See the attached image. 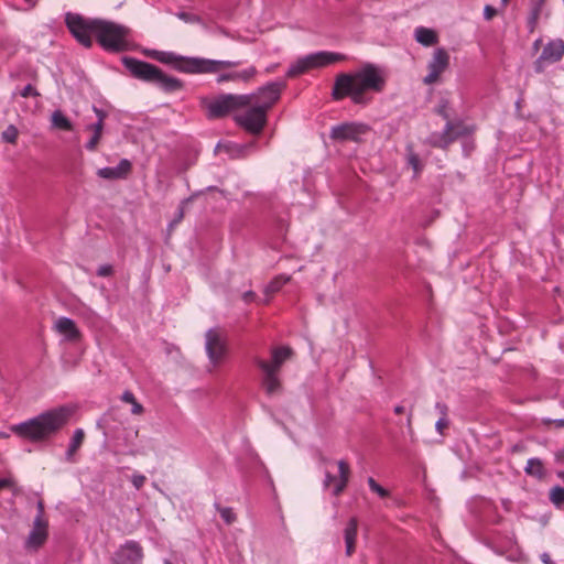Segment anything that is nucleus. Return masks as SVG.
I'll return each instance as SVG.
<instances>
[{"label": "nucleus", "instance_id": "obj_1", "mask_svg": "<svg viewBox=\"0 0 564 564\" xmlns=\"http://www.w3.org/2000/svg\"><path fill=\"white\" fill-rule=\"evenodd\" d=\"M386 87V76L381 68L367 63L358 70L339 73L335 77L332 98L336 101L347 97L356 105H366L370 101L368 93H381Z\"/></svg>", "mask_w": 564, "mask_h": 564}, {"label": "nucleus", "instance_id": "obj_2", "mask_svg": "<svg viewBox=\"0 0 564 564\" xmlns=\"http://www.w3.org/2000/svg\"><path fill=\"white\" fill-rule=\"evenodd\" d=\"M73 409L57 406L11 426V432L34 444L47 443L67 424Z\"/></svg>", "mask_w": 564, "mask_h": 564}, {"label": "nucleus", "instance_id": "obj_3", "mask_svg": "<svg viewBox=\"0 0 564 564\" xmlns=\"http://www.w3.org/2000/svg\"><path fill=\"white\" fill-rule=\"evenodd\" d=\"M150 56L160 63L172 64L174 67L184 73H218L225 68H232L241 65L240 61H216L198 57H182L172 52L153 51Z\"/></svg>", "mask_w": 564, "mask_h": 564}, {"label": "nucleus", "instance_id": "obj_4", "mask_svg": "<svg viewBox=\"0 0 564 564\" xmlns=\"http://www.w3.org/2000/svg\"><path fill=\"white\" fill-rule=\"evenodd\" d=\"M122 64L134 78L154 84L165 93H175L183 88L182 80L166 75L162 69L151 63L124 56Z\"/></svg>", "mask_w": 564, "mask_h": 564}, {"label": "nucleus", "instance_id": "obj_5", "mask_svg": "<svg viewBox=\"0 0 564 564\" xmlns=\"http://www.w3.org/2000/svg\"><path fill=\"white\" fill-rule=\"evenodd\" d=\"M95 24L97 26L96 39L105 50L122 52L128 48L130 30L127 26L99 19Z\"/></svg>", "mask_w": 564, "mask_h": 564}, {"label": "nucleus", "instance_id": "obj_6", "mask_svg": "<svg viewBox=\"0 0 564 564\" xmlns=\"http://www.w3.org/2000/svg\"><path fill=\"white\" fill-rule=\"evenodd\" d=\"M346 56L340 53L321 51L312 54H307L300 57L296 62L290 65L286 76L295 77L302 75L311 69L321 68L334 63L345 61Z\"/></svg>", "mask_w": 564, "mask_h": 564}, {"label": "nucleus", "instance_id": "obj_7", "mask_svg": "<svg viewBox=\"0 0 564 564\" xmlns=\"http://www.w3.org/2000/svg\"><path fill=\"white\" fill-rule=\"evenodd\" d=\"M252 99V96L223 94L207 104L208 117L223 118L232 111L246 108Z\"/></svg>", "mask_w": 564, "mask_h": 564}, {"label": "nucleus", "instance_id": "obj_8", "mask_svg": "<svg viewBox=\"0 0 564 564\" xmlns=\"http://www.w3.org/2000/svg\"><path fill=\"white\" fill-rule=\"evenodd\" d=\"M65 21L74 37L85 47H90L93 44L90 34L96 36L95 23L98 22V19H84L79 14L67 13Z\"/></svg>", "mask_w": 564, "mask_h": 564}, {"label": "nucleus", "instance_id": "obj_9", "mask_svg": "<svg viewBox=\"0 0 564 564\" xmlns=\"http://www.w3.org/2000/svg\"><path fill=\"white\" fill-rule=\"evenodd\" d=\"M235 115L236 123L251 134H260L267 124V112L256 105L247 106Z\"/></svg>", "mask_w": 564, "mask_h": 564}, {"label": "nucleus", "instance_id": "obj_10", "mask_svg": "<svg viewBox=\"0 0 564 564\" xmlns=\"http://www.w3.org/2000/svg\"><path fill=\"white\" fill-rule=\"evenodd\" d=\"M205 348L209 362L217 367L227 355V343L220 328H210L205 334Z\"/></svg>", "mask_w": 564, "mask_h": 564}, {"label": "nucleus", "instance_id": "obj_11", "mask_svg": "<svg viewBox=\"0 0 564 564\" xmlns=\"http://www.w3.org/2000/svg\"><path fill=\"white\" fill-rule=\"evenodd\" d=\"M284 88L285 84L283 82H271L259 88L257 93L246 95L253 97L249 106L256 105L264 112H268V110L280 99L281 93Z\"/></svg>", "mask_w": 564, "mask_h": 564}, {"label": "nucleus", "instance_id": "obj_12", "mask_svg": "<svg viewBox=\"0 0 564 564\" xmlns=\"http://www.w3.org/2000/svg\"><path fill=\"white\" fill-rule=\"evenodd\" d=\"M471 129L462 122L447 121L442 133H433L427 142L434 148L446 149L457 138L471 133Z\"/></svg>", "mask_w": 564, "mask_h": 564}, {"label": "nucleus", "instance_id": "obj_13", "mask_svg": "<svg viewBox=\"0 0 564 564\" xmlns=\"http://www.w3.org/2000/svg\"><path fill=\"white\" fill-rule=\"evenodd\" d=\"M448 52L443 47L436 48L427 64V74L423 77V83L425 85L436 84L440 80L441 75L448 68Z\"/></svg>", "mask_w": 564, "mask_h": 564}, {"label": "nucleus", "instance_id": "obj_14", "mask_svg": "<svg viewBox=\"0 0 564 564\" xmlns=\"http://www.w3.org/2000/svg\"><path fill=\"white\" fill-rule=\"evenodd\" d=\"M368 131L369 127L365 123L345 122L332 127L329 137L330 139L339 142H359L361 135L366 134Z\"/></svg>", "mask_w": 564, "mask_h": 564}, {"label": "nucleus", "instance_id": "obj_15", "mask_svg": "<svg viewBox=\"0 0 564 564\" xmlns=\"http://www.w3.org/2000/svg\"><path fill=\"white\" fill-rule=\"evenodd\" d=\"M143 556L141 544L130 540L118 547L111 556V562L113 564H142Z\"/></svg>", "mask_w": 564, "mask_h": 564}, {"label": "nucleus", "instance_id": "obj_16", "mask_svg": "<svg viewBox=\"0 0 564 564\" xmlns=\"http://www.w3.org/2000/svg\"><path fill=\"white\" fill-rule=\"evenodd\" d=\"M564 56V41L556 39L550 41L544 47L541 55L534 62V70L543 73L545 64H553L562 59Z\"/></svg>", "mask_w": 564, "mask_h": 564}, {"label": "nucleus", "instance_id": "obj_17", "mask_svg": "<svg viewBox=\"0 0 564 564\" xmlns=\"http://www.w3.org/2000/svg\"><path fill=\"white\" fill-rule=\"evenodd\" d=\"M132 164L129 160L122 159L115 167H101L97 175L105 180H123L131 173Z\"/></svg>", "mask_w": 564, "mask_h": 564}, {"label": "nucleus", "instance_id": "obj_18", "mask_svg": "<svg viewBox=\"0 0 564 564\" xmlns=\"http://www.w3.org/2000/svg\"><path fill=\"white\" fill-rule=\"evenodd\" d=\"M47 538V521L41 518V514H36L33 529L31 530L28 538V545L32 547L41 546Z\"/></svg>", "mask_w": 564, "mask_h": 564}, {"label": "nucleus", "instance_id": "obj_19", "mask_svg": "<svg viewBox=\"0 0 564 564\" xmlns=\"http://www.w3.org/2000/svg\"><path fill=\"white\" fill-rule=\"evenodd\" d=\"M292 355V349L289 347H276L272 349V359L271 361H265L260 358H256L254 362L258 366V362H262L268 366V368L274 372H279L282 365L288 360Z\"/></svg>", "mask_w": 564, "mask_h": 564}, {"label": "nucleus", "instance_id": "obj_20", "mask_svg": "<svg viewBox=\"0 0 564 564\" xmlns=\"http://www.w3.org/2000/svg\"><path fill=\"white\" fill-rule=\"evenodd\" d=\"M258 367L263 373L262 387L265 390V392L269 395L279 392L281 389V381L278 377L279 372L270 370L268 366L263 365L262 362H258Z\"/></svg>", "mask_w": 564, "mask_h": 564}, {"label": "nucleus", "instance_id": "obj_21", "mask_svg": "<svg viewBox=\"0 0 564 564\" xmlns=\"http://www.w3.org/2000/svg\"><path fill=\"white\" fill-rule=\"evenodd\" d=\"M54 327L56 332L64 335L69 341H76L80 338V332L72 318L59 317L55 322Z\"/></svg>", "mask_w": 564, "mask_h": 564}, {"label": "nucleus", "instance_id": "obj_22", "mask_svg": "<svg viewBox=\"0 0 564 564\" xmlns=\"http://www.w3.org/2000/svg\"><path fill=\"white\" fill-rule=\"evenodd\" d=\"M337 466H338V477H336V480L334 482V487L332 490V494L335 497H338L339 495H341V492L347 487V485L349 482V477H350V466L346 460H344V459L338 460Z\"/></svg>", "mask_w": 564, "mask_h": 564}, {"label": "nucleus", "instance_id": "obj_23", "mask_svg": "<svg viewBox=\"0 0 564 564\" xmlns=\"http://www.w3.org/2000/svg\"><path fill=\"white\" fill-rule=\"evenodd\" d=\"M358 534V520L357 518H351L345 530H344V539L346 544V555L351 556L356 550V540Z\"/></svg>", "mask_w": 564, "mask_h": 564}, {"label": "nucleus", "instance_id": "obj_24", "mask_svg": "<svg viewBox=\"0 0 564 564\" xmlns=\"http://www.w3.org/2000/svg\"><path fill=\"white\" fill-rule=\"evenodd\" d=\"M256 74H257L256 67L250 66L240 72H230V73H226V74H220L217 77V83L220 84V83L229 82V80L248 83L249 80H251V78H253L256 76Z\"/></svg>", "mask_w": 564, "mask_h": 564}, {"label": "nucleus", "instance_id": "obj_25", "mask_svg": "<svg viewBox=\"0 0 564 564\" xmlns=\"http://www.w3.org/2000/svg\"><path fill=\"white\" fill-rule=\"evenodd\" d=\"M414 37L420 44L424 46H432L438 42L436 32L424 26H419L415 29Z\"/></svg>", "mask_w": 564, "mask_h": 564}, {"label": "nucleus", "instance_id": "obj_26", "mask_svg": "<svg viewBox=\"0 0 564 564\" xmlns=\"http://www.w3.org/2000/svg\"><path fill=\"white\" fill-rule=\"evenodd\" d=\"M86 130L91 132V137L85 144V148L88 151L94 152V151H96V149L99 144V141L101 139L104 127L101 126L100 122H95V123L88 124L86 127Z\"/></svg>", "mask_w": 564, "mask_h": 564}, {"label": "nucleus", "instance_id": "obj_27", "mask_svg": "<svg viewBox=\"0 0 564 564\" xmlns=\"http://www.w3.org/2000/svg\"><path fill=\"white\" fill-rule=\"evenodd\" d=\"M85 440V432L82 429L75 430L73 437L70 440V443L68 445V448L65 454V458L67 462H74L73 457L75 453L83 445V442Z\"/></svg>", "mask_w": 564, "mask_h": 564}, {"label": "nucleus", "instance_id": "obj_28", "mask_svg": "<svg viewBox=\"0 0 564 564\" xmlns=\"http://www.w3.org/2000/svg\"><path fill=\"white\" fill-rule=\"evenodd\" d=\"M524 471L527 475L534 477L536 479H543L546 475L543 462L540 458H530L527 462V466L524 467Z\"/></svg>", "mask_w": 564, "mask_h": 564}, {"label": "nucleus", "instance_id": "obj_29", "mask_svg": "<svg viewBox=\"0 0 564 564\" xmlns=\"http://www.w3.org/2000/svg\"><path fill=\"white\" fill-rule=\"evenodd\" d=\"M52 124L54 128H57L59 130H65V131L73 130L72 122L61 110H55L52 113Z\"/></svg>", "mask_w": 564, "mask_h": 564}, {"label": "nucleus", "instance_id": "obj_30", "mask_svg": "<svg viewBox=\"0 0 564 564\" xmlns=\"http://www.w3.org/2000/svg\"><path fill=\"white\" fill-rule=\"evenodd\" d=\"M542 8H543V4H541V2H534L532 4L530 14L528 17V29H529L530 33H533L536 28L538 20L540 18Z\"/></svg>", "mask_w": 564, "mask_h": 564}, {"label": "nucleus", "instance_id": "obj_31", "mask_svg": "<svg viewBox=\"0 0 564 564\" xmlns=\"http://www.w3.org/2000/svg\"><path fill=\"white\" fill-rule=\"evenodd\" d=\"M406 162L413 169L414 176H417L423 169L421 160L419 155L413 151V148L411 145L406 148Z\"/></svg>", "mask_w": 564, "mask_h": 564}, {"label": "nucleus", "instance_id": "obj_32", "mask_svg": "<svg viewBox=\"0 0 564 564\" xmlns=\"http://www.w3.org/2000/svg\"><path fill=\"white\" fill-rule=\"evenodd\" d=\"M121 400L126 403H129L132 405L131 408V413L134 414V415H140L143 413L144 409L142 406V404H140L134 394L131 392V391H124L121 395Z\"/></svg>", "mask_w": 564, "mask_h": 564}, {"label": "nucleus", "instance_id": "obj_33", "mask_svg": "<svg viewBox=\"0 0 564 564\" xmlns=\"http://www.w3.org/2000/svg\"><path fill=\"white\" fill-rule=\"evenodd\" d=\"M290 281V276L281 274L275 276L265 288V294L270 295L280 291V289Z\"/></svg>", "mask_w": 564, "mask_h": 564}, {"label": "nucleus", "instance_id": "obj_34", "mask_svg": "<svg viewBox=\"0 0 564 564\" xmlns=\"http://www.w3.org/2000/svg\"><path fill=\"white\" fill-rule=\"evenodd\" d=\"M550 500L556 507H561L564 503V488L555 486L550 490Z\"/></svg>", "mask_w": 564, "mask_h": 564}, {"label": "nucleus", "instance_id": "obj_35", "mask_svg": "<svg viewBox=\"0 0 564 564\" xmlns=\"http://www.w3.org/2000/svg\"><path fill=\"white\" fill-rule=\"evenodd\" d=\"M368 485L372 492L377 494L381 498H388L390 492L388 489L379 485L372 477L368 478Z\"/></svg>", "mask_w": 564, "mask_h": 564}, {"label": "nucleus", "instance_id": "obj_36", "mask_svg": "<svg viewBox=\"0 0 564 564\" xmlns=\"http://www.w3.org/2000/svg\"><path fill=\"white\" fill-rule=\"evenodd\" d=\"M2 139L6 142L9 143H15L18 139V129L14 126H9L3 132H2Z\"/></svg>", "mask_w": 564, "mask_h": 564}, {"label": "nucleus", "instance_id": "obj_37", "mask_svg": "<svg viewBox=\"0 0 564 564\" xmlns=\"http://www.w3.org/2000/svg\"><path fill=\"white\" fill-rule=\"evenodd\" d=\"M220 517L224 519V521L227 524H231L236 521V514L234 513L231 508L225 507V508H218Z\"/></svg>", "mask_w": 564, "mask_h": 564}, {"label": "nucleus", "instance_id": "obj_38", "mask_svg": "<svg viewBox=\"0 0 564 564\" xmlns=\"http://www.w3.org/2000/svg\"><path fill=\"white\" fill-rule=\"evenodd\" d=\"M448 108V101L447 100H441L440 105L436 107L435 112L444 118L446 121L449 120V113L447 112Z\"/></svg>", "mask_w": 564, "mask_h": 564}, {"label": "nucleus", "instance_id": "obj_39", "mask_svg": "<svg viewBox=\"0 0 564 564\" xmlns=\"http://www.w3.org/2000/svg\"><path fill=\"white\" fill-rule=\"evenodd\" d=\"M184 204H185V202H182V204L180 205L174 219L169 225L170 229L174 228L176 225H178L183 220V218H184Z\"/></svg>", "mask_w": 564, "mask_h": 564}, {"label": "nucleus", "instance_id": "obj_40", "mask_svg": "<svg viewBox=\"0 0 564 564\" xmlns=\"http://www.w3.org/2000/svg\"><path fill=\"white\" fill-rule=\"evenodd\" d=\"M254 147V143H249V144H242V145H236L235 147V152H236V156L237 158H243L247 155V153L249 152V150L251 148Z\"/></svg>", "mask_w": 564, "mask_h": 564}, {"label": "nucleus", "instance_id": "obj_41", "mask_svg": "<svg viewBox=\"0 0 564 564\" xmlns=\"http://www.w3.org/2000/svg\"><path fill=\"white\" fill-rule=\"evenodd\" d=\"M147 480V477L142 474H134L131 477V482L137 490L141 489Z\"/></svg>", "mask_w": 564, "mask_h": 564}, {"label": "nucleus", "instance_id": "obj_42", "mask_svg": "<svg viewBox=\"0 0 564 564\" xmlns=\"http://www.w3.org/2000/svg\"><path fill=\"white\" fill-rule=\"evenodd\" d=\"M449 422L447 416H440V419L435 423V429L440 434L444 433V430L447 429Z\"/></svg>", "mask_w": 564, "mask_h": 564}, {"label": "nucleus", "instance_id": "obj_43", "mask_svg": "<svg viewBox=\"0 0 564 564\" xmlns=\"http://www.w3.org/2000/svg\"><path fill=\"white\" fill-rule=\"evenodd\" d=\"M177 17L188 23H195L199 21V18L195 14L188 13V12H180Z\"/></svg>", "mask_w": 564, "mask_h": 564}, {"label": "nucleus", "instance_id": "obj_44", "mask_svg": "<svg viewBox=\"0 0 564 564\" xmlns=\"http://www.w3.org/2000/svg\"><path fill=\"white\" fill-rule=\"evenodd\" d=\"M20 95L23 98H28L30 96H39V93L31 84H29L20 91Z\"/></svg>", "mask_w": 564, "mask_h": 564}, {"label": "nucleus", "instance_id": "obj_45", "mask_svg": "<svg viewBox=\"0 0 564 564\" xmlns=\"http://www.w3.org/2000/svg\"><path fill=\"white\" fill-rule=\"evenodd\" d=\"M497 14V10L492 6H485L484 8V18L489 21Z\"/></svg>", "mask_w": 564, "mask_h": 564}, {"label": "nucleus", "instance_id": "obj_46", "mask_svg": "<svg viewBox=\"0 0 564 564\" xmlns=\"http://www.w3.org/2000/svg\"><path fill=\"white\" fill-rule=\"evenodd\" d=\"M335 480H336V476H334L329 471H325V478L323 481L324 489H328L335 482Z\"/></svg>", "mask_w": 564, "mask_h": 564}, {"label": "nucleus", "instance_id": "obj_47", "mask_svg": "<svg viewBox=\"0 0 564 564\" xmlns=\"http://www.w3.org/2000/svg\"><path fill=\"white\" fill-rule=\"evenodd\" d=\"M112 273V267L109 264L100 265L97 270L99 276H109Z\"/></svg>", "mask_w": 564, "mask_h": 564}, {"label": "nucleus", "instance_id": "obj_48", "mask_svg": "<svg viewBox=\"0 0 564 564\" xmlns=\"http://www.w3.org/2000/svg\"><path fill=\"white\" fill-rule=\"evenodd\" d=\"M93 109H94V112L96 113L97 119H98L96 122H100L101 126L104 127V121L107 118V112L105 110H102V109H99V108L95 107V106L93 107Z\"/></svg>", "mask_w": 564, "mask_h": 564}, {"label": "nucleus", "instance_id": "obj_49", "mask_svg": "<svg viewBox=\"0 0 564 564\" xmlns=\"http://www.w3.org/2000/svg\"><path fill=\"white\" fill-rule=\"evenodd\" d=\"M435 410L438 412L440 416H447L448 406L443 402H437L435 404Z\"/></svg>", "mask_w": 564, "mask_h": 564}, {"label": "nucleus", "instance_id": "obj_50", "mask_svg": "<svg viewBox=\"0 0 564 564\" xmlns=\"http://www.w3.org/2000/svg\"><path fill=\"white\" fill-rule=\"evenodd\" d=\"M412 417H413V409L411 408L408 413V417H406V427L411 435L414 433L413 427H412Z\"/></svg>", "mask_w": 564, "mask_h": 564}, {"label": "nucleus", "instance_id": "obj_51", "mask_svg": "<svg viewBox=\"0 0 564 564\" xmlns=\"http://www.w3.org/2000/svg\"><path fill=\"white\" fill-rule=\"evenodd\" d=\"M242 299L246 302H251L256 299V293L252 291H247L242 294Z\"/></svg>", "mask_w": 564, "mask_h": 564}, {"label": "nucleus", "instance_id": "obj_52", "mask_svg": "<svg viewBox=\"0 0 564 564\" xmlns=\"http://www.w3.org/2000/svg\"><path fill=\"white\" fill-rule=\"evenodd\" d=\"M541 561L544 564H554V562L551 560V556L547 553L541 554Z\"/></svg>", "mask_w": 564, "mask_h": 564}, {"label": "nucleus", "instance_id": "obj_53", "mask_svg": "<svg viewBox=\"0 0 564 564\" xmlns=\"http://www.w3.org/2000/svg\"><path fill=\"white\" fill-rule=\"evenodd\" d=\"M556 462H564V447L555 453Z\"/></svg>", "mask_w": 564, "mask_h": 564}, {"label": "nucleus", "instance_id": "obj_54", "mask_svg": "<svg viewBox=\"0 0 564 564\" xmlns=\"http://www.w3.org/2000/svg\"><path fill=\"white\" fill-rule=\"evenodd\" d=\"M24 2H25V3H26V6H28V7L25 8V10H31V9H33V8L36 6L37 0H24Z\"/></svg>", "mask_w": 564, "mask_h": 564}, {"label": "nucleus", "instance_id": "obj_55", "mask_svg": "<svg viewBox=\"0 0 564 564\" xmlns=\"http://www.w3.org/2000/svg\"><path fill=\"white\" fill-rule=\"evenodd\" d=\"M43 513H44V503L43 501H39L37 502V514H41V518H43Z\"/></svg>", "mask_w": 564, "mask_h": 564}, {"label": "nucleus", "instance_id": "obj_56", "mask_svg": "<svg viewBox=\"0 0 564 564\" xmlns=\"http://www.w3.org/2000/svg\"><path fill=\"white\" fill-rule=\"evenodd\" d=\"M10 484H11V481H10L9 479H6V478H4V479H0V490H1L2 488H7V487H9V486H10Z\"/></svg>", "mask_w": 564, "mask_h": 564}, {"label": "nucleus", "instance_id": "obj_57", "mask_svg": "<svg viewBox=\"0 0 564 564\" xmlns=\"http://www.w3.org/2000/svg\"><path fill=\"white\" fill-rule=\"evenodd\" d=\"M393 411L395 414H402V413H404L405 409L403 405H397V406H394Z\"/></svg>", "mask_w": 564, "mask_h": 564}, {"label": "nucleus", "instance_id": "obj_58", "mask_svg": "<svg viewBox=\"0 0 564 564\" xmlns=\"http://www.w3.org/2000/svg\"><path fill=\"white\" fill-rule=\"evenodd\" d=\"M556 425L560 427H564V420H557Z\"/></svg>", "mask_w": 564, "mask_h": 564}, {"label": "nucleus", "instance_id": "obj_59", "mask_svg": "<svg viewBox=\"0 0 564 564\" xmlns=\"http://www.w3.org/2000/svg\"><path fill=\"white\" fill-rule=\"evenodd\" d=\"M557 477L564 480V471H557Z\"/></svg>", "mask_w": 564, "mask_h": 564}, {"label": "nucleus", "instance_id": "obj_60", "mask_svg": "<svg viewBox=\"0 0 564 564\" xmlns=\"http://www.w3.org/2000/svg\"><path fill=\"white\" fill-rule=\"evenodd\" d=\"M321 462H322V463H327V462H328V459H327L326 457H324V456H321Z\"/></svg>", "mask_w": 564, "mask_h": 564}, {"label": "nucleus", "instance_id": "obj_61", "mask_svg": "<svg viewBox=\"0 0 564 564\" xmlns=\"http://www.w3.org/2000/svg\"><path fill=\"white\" fill-rule=\"evenodd\" d=\"M535 2H541L544 6L545 0H536Z\"/></svg>", "mask_w": 564, "mask_h": 564}, {"label": "nucleus", "instance_id": "obj_62", "mask_svg": "<svg viewBox=\"0 0 564 564\" xmlns=\"http://www.w3.org/2000/svg\"><path fill=\"white\" fill-rule=\"evenodd\" d=\"M509 0H501V2L503 3V6H506L508 3Z\"/></svg>", "mask_w": 564, "mask_h": 564}, {"label": "nucleus", "instance_id": "obj_63", "mask_svg": "<svg viewBox=\"0 0 564 564\" xmlns=\"http://www.w3.org/2000/svg\"><path fill=\"white\" fill-rule=\"evenodd\" d=\"M164 564H172V563H171V561L165 560V561H164Z\"/></svg>", "mask_w": 564, "mask_h": 564}]
</instances>
